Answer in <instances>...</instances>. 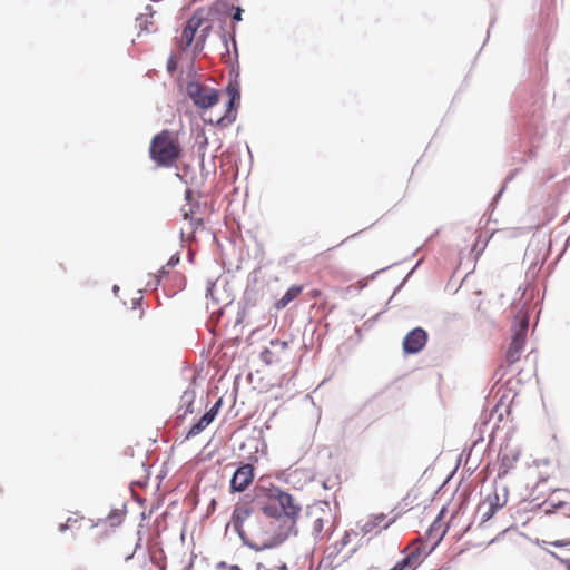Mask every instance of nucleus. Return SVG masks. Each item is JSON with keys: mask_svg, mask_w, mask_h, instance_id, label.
Here are the masks:
<instances>
[{"mask_svg": "<svg viewBox=\"0 0 570 570\" xmlns=\"http://www.w3.org/2000/svg\"><path fill=\"white\" fill-rule=\"evenodd\" d=\"M78 521L79 520L77 518H68L66 523L60 524V531H65L69 528H72L76 523H78Z\"/></svg>", "mask_w": 570, "mask_h": 570, "instance_id": "aec40b11", "label": "nucleus"}, {"mask_svg": "<svg viewBox=\"0 0 570 570\" xmlns=\"http://www.w3.org/2000/svg\"><path fill=\"white\" fill-rule=\"evenodd\" d=\"M242 13H243V10L240 8H237L235 13L233 14V20L240 21L242 20Z\"/></svg>", "mask_w": 570, "mask_h": 570, "instance_id": "4be33fe9", "label": "nucleus"}, {"mask_svg": "<svg viewBox=\"0 0 570 570\" xmlns=\"http://www.w3.org/2000/svg\"><path fill=\"white\" fill-rule=\"evenodd\" d=\"M428 334L421 328L416 327L407 333L403 340V350L407 354L420 352L426 344Z\"/></svg>", "mask_w": 570, "mask_h": 570, "instance_id": "f8f14e48", "label": "nucleus"}, {"mask_svg": "<svg viewBox=\"0 0 570 570\" xmlns=\"http://www.w3.org/2000/svg\"><path fill=\"white\" fill-rule=\"evenodd\" d=\"M167 71L173 75L176 70H177V67H178V60H177V57L175 55H171L168 60H167Z\"/></svg>", "mask_w": 570, "mask_h": 570, "instance_id": "6ab92c4d", "label": "nucleus"}, {"mask_svg": "<svg viewBox=\"0 0 570 570\" xmlns=\"http://www.w3.org/2000/svg\"><path fill=\"white\" fill-rule=\"evenodd\" d=\"M255 473L252 464L240 465L232 476L230 489L235 492L245 491L254 481Z\"/></svg>", "mask_w": 570, "mask_h": 570, "instance_id": "9d476101", "label": "nucleus"}, {"mask_svg": "<svg viewBox=\"0 0 570 570\" xmlns=\"http://www.w3.org/2000/svg\"><path fill=\"white\" fill-rule=\"evenodd\" d=\"M259 511L249 502H239L232 514V525L244 544L255 551L281 546L297 534L296 522L301 507L294 498L277 487L263 488Z\"/></svg>", "mask_w": 570, "mask_h": 570, "instance_id": "f257e3e1", "label": "nucleus"}, {"mask_svg": "<svg viewBox=\"0 0 570 570\" xmlns=\"http://www.w3.org/2000/svg\"><path fill=\"white\" fill-rule=\"evenodd\" d=\"M226 92L229 96V101L227 105V109L225 115L217 117L216 119L209 118L206 119L203 116L204 121H208L209 124H216L218 126L226 127L230 125L236 119L237 108L240 101V92L237 83H229L226 88Z\"/></svg>", "mask_w": 570, "mask_h": 570, "instance_id": "0eeeda50", "label": "nucleus"}, {"mask_svg": "<svg viewBox=\"0 0 570 570\" xmlns=\"http://www.w3.org/2000/svg\"><path fill=\"white\" fill-rule=\"evenodd\" d=\"M303 291V286L301 285H292L286 293L275 303L276 309L285 308L292 301L301 295Z\"/></svg>", "mask_w": 570, "mask_h": 570, "instance_id": "4468645a", "label": "nucleus"}, {"mask_svg": "<svg viewBox=\"0 0 570 570\" xmlns=\"http://www.w3.org/2000/svg\"><path fill=\"white\" fill-rule=\"evenodd\" d=\"M320 294H321V292H320L318 289H314V291L312 292V296H313V297H317Z\"/></svg>", "mask_w": 570, "mask_h": 570, "instance_id": "b1692460", "label": "nucleus"}, {"mask_svg": "<svg viewBox=\"0 0 570 570\" xmlns=\"http://www.w3.org/2000/svg\"><path fill=\"white\" fill-rule=\"evenodd\" d=\"M306 528L315 541H325L334 530V517L325 503L313 504L305 514Z\"/></svg>", "mask_w": 570, "mask_h": 570, "instance_id": "7ed1b4c3", "label": "nucleus"}, {"mask_svg": "<svg viewBox=\"0 0 570 570\" xmlns=\"http://www.w3.org/2000/svg\"><path fill=\"white\" fill-rule=\"evenodd\" d=\"M508 502V491L502 488L501 493L494 488L488 493L484 499L478 504L476 514L479 515L480 522H487L490 520L498 510L503 508Z\"/></svg>", "mask_w": 570, "mask_h": 570, "instance_id": "39448f33", "label": "nucleus"}, {"mask_svg": "<svg viewBox=\"0 0 570 570\" xmlns=\"http://www.w3.org/2000/svg\"><path fill=\"white\" fill-rule=\"evenodd\" d=\"M186 91L194 105L200 109H208L215 106L219 100L218 90L197 81L188 82Z\"/></svg>", "mask_w": 570, "mask_h": 570, "instance_id": "423d86ee", "label": "nucleus"}, {"mask_svg": "<svg viewBox=\"0 0 570 570\" xmlns=\"http://www.w3.org/2000/svg\"><path fill=\"white\" fill-rule=\"evenodd\" d=\"M149 156L159 167H171L181 156L178 138L168 129L155 135L149 146Z\"/></svg>", "mask_w": 570, "mask_h": 570, "instance_id": "f03ea898", "label": "nucleus"}, {"mask_svg": "<svg viewBox=\"0 0 570 570\" xmlns=\"http://www.w3.org/2000/svg\"><path fill=\"white\" fill-rule=\"evenodd\" d=\"M325 490H337L341 485V479L337 473L328 474L322 482Z\"/></svg>", "mask_w": 570, "mask_h": 570, "instance_id": "2eb2a0df", "label": "nucleus"}, {"mask_svg": "<svg viewBox=\"0 0 570 570\" xmlns=\"http://www.w3.org/2000/svg\"><path fill=\"white\" fill-rule=\"evenodd\" d=\"M546 513L553 515V522L559 539L551 541L550 543L556 547H564L570 544V502L556 500L550 498L544 502Z\"/></svg>", "mask_w": 570, "mask_h": 570, "instance_id": "20e7f679", "label": "nucleus"}, {"mask_svg": "<svg viewBox=\"0 0 570 570\" xmlns=\"http://www.w3.org/2000/svg\"><path fill=\"white\" fill-rule=\"evenodd\" d=\"M184 570H193V563L189 562L185 568Z\"/></svg>", "mask_w": 570, "mask_h": 570, "instance_id": "393cba45", "label": "nucleus"}, {"mask_svg": "<svg viewBox=\"0 0 570 570\" xmlns=\"http://www.w3.org/2000/svg\"><path fill=\"white\" fill-rule=\"evenodd\" d=\"M384 520H385V515L383 513L376 514L373 517V520L371 522L365 524V528L367 529L368 527H371V529H372V528L379 527L382 529H386L391 524V522L384 523Z\"/></svg>", "mask_w": 570, "mask_h": 570, "instance_id": "f3484780", "label": "nucleus"}, {"mask_svg": "<svg viewBox=\"0 0 570 570\" xmlns=\"http://www.w3.org/2000/svg\"><path fill=\"white\" fill-rule=\"evenodd\" d=\"M528 324V317L522 315L519 328L515 330L505 354V360L509 364H513L520 360L525 343Z\"/></svg>", "mask_w": 570, "mask_h": 570, "instance_id": "6e6552de", "label": "nucleus"}, {"mask_svg": "<svg viewBox=\"0 0 570 570\" xmlns=\"http://www.w3.org/2000/svg\"><path fill=\"white\" fill-rule=\"evenodd\" d=\"M222 401L218 400L209 411H207L197 423H195L188 431L186 438L190 439L202 433L216 417L220 407Z\"/></svg>", "mask_w": 570, "mask_h": 570, "instance_id": "ddd939ff", "label": "nucleus"}, {"mask_svg": "<svg viewBox=\"0 0 570 570\" xmlns=\"http://www.w3.org/2000/svg\"><path fill=\"white\" fill-rule=\"evenodd\" d=\"M255 570H288L287 563L283 560H278L274 564H266L258 562Z\"/></svg>", "mask_w": 570, "mask_h": 570, "instance_id": "dca6fc26", "label": "nucleus"}, {"mask_svg": "<svg viewBox=\"0 0 570 570\" xmlns=\"http://www.w3.org/2000/svg\"><path fill=\"white\" fill-rule=\"evenodd\" d=\"M404 558L399 562L406 570H415L423 561L424 542L421 539L413 540L403 551Z\"/></svg>", "mask_w": 570, "mask_h": 570, "instance_id": "1a4fd4ad", "label": "nucleus"}, {"mask_svg": "<svg viewBox=\"0 0 570 570\" xmlns=\"http://www.w3.org/2000/svg\"><path fill=\"white\" fill-rule=\"evenodd\" d=\"M217 568L218 570H242L237 564H227L226 562H219Z\"/></svg>", "mask_w": 570, "mask_h": 570, "instance_id": "412c9836", "label": "nucleus"}, {"mask_svg": "<svg viewBox=\"0 0 570 570\" xmlns=\"http://www.w3.org/2000/svg\"><path fill=\"white\" fill-rule=\"evenodd\" d=\"M390 570H406V569L400 562H396V564Z\"/></svg>", "mask_w": 570, "mask_h": 570, "instance_id": "5701e85b", "label": "nucleus"}, {"mask_svg": "<svg viewBox=\"0 0 570 570\" xmlns=\"http://www.w3.org/2000/svg\"><path fill=\"white\" fill-rule=\"evenodd\" d=\"M511 466H512V462L509 460V458L505 454L501 455L500 456L499 475L507 474Z\"/></svg>", "mask_w": 570, "mask_h": 570, "instance_id": "a211bd4d", "label": "nucleus"}, {"mask_svg": "<svg viewBox=\"0 0 570 570\" xmlns=\"http://www.w3.org/2000/svg\"><path fill=\"white\" fill-rule=\"evenodd\" d=\"M203 18L199 14H194L188 19L181 35L177 39V47L179 50L185 51L193 42L196 31L200 27Z\"/></svg>", "mask_w": 570, "mask_h": 570, "instance_id": "9b49d317", "label": "nucleus"}]
</instances>
